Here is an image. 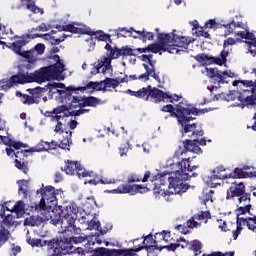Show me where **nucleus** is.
<instances>
[{
	"instance_id": "f257e3e1",
	"label": "nucleus",
	"mask_w": 256,
	"mask_h": 256,
	"mask_svg": "<svg viewBox=\"0 0 256 256\" xmlns=\"http://www.w3.org/2000/svg\"><path fill=\"white\" fill-rule=\"evenodd\" d=\"M79 209L73 205L69 204L62 211V217L59 216L55 223L61 225L63 231L60 239L51 240H41L31 237H27L26 242L31 247H48V249L53 251L50 256H63L73 253V243L74 245H79L87 241V235H81V229L75 225V217H77Z\"/></svg>"
},
{
	"instance_id": "f03ea898",
	"label": "nucleus",
	"mask_w": 256,
	"mask_h": 256,
	"mask_svg": "<svg viewBox=\"0 0 256 256\" xmlns=\"http://www.w3.org/2000/svg\"><path fill=\"white\" fill-rule=\"evenodd\" d=\"M178 170L171 172V176L167 178L169 172H164V174H160L159 179H152V183L154 182L153 191L154 194L161 195L162 197H168L170 195H181V193H186L191 187L189 184L185 183V181H189L191 177H198V173L194 172L195 169H199V166L194 165L191 166V158L182 159L181 162L177 163ZM189 173H192L190 175ZM169 182L168 189L166 190L165 185H167V181Z\"/></svg>"
},
{
	"instance_id": "7ed1b4c3",
	"label": "nucleus",
	"mask_w": 256,
	"mask_h": 256,
	"mask_svg": "<svg viewBox=\"0 0 256 256\" xmlns=\"http://www.w3.org/2000/svg\"><path fill=\"white\" fill-rule=\"evenodd\" d=\"M52 59L56 61L55 64L42 67L33 73H29V65L19 68L18 73L12 75L9 80L6 81V87L11 89L13 85H25V83H45V81H51V79H63L61 73L65 71V64L62 63L61 57L55 54Z\"/></svg>"
},
{
	"instance_id": "20e7f679",
	"label": "nucleus",
	"mask_w": 256,
	"mask_h": 256,
	"mask_svg": "<svg viewBox=\"0 0 256 256\" xmlns=\"http://www.w3.org/2000/svg\"><path fill=\"white\" fill-rule=\"evenodd\" d=\"M157 39L159 43H152L148 45V53H159V51H164L171 53L172 55H179L183 51L189 49L191 45V38L185 36H179L175 34V30L171 34L157 33Z\"/></svg>"
},
{
	"instance_id": "39448f33",
	"label": "nucleus",
	"mask_w": 256,
	"mask_h": 256,
	"mask_svg": "<svg viewBox=\"0 0 256 256\" xmlns=\"http://www.w3.org/2000/svg\"><path fill=\"white\" fill-rule=\"evenodd\" d=\"M127 93H129L131 97H137V99H143L144 101H149L150 99L154 103H161V101H165V99H170L169 103H173V101H179V96L175 95L176 98H173L163 90L157 87H152L151 85H148L146 88L143 87L138 91L128 89Z\"/></svg>"
},
{
	"instance_id": "423d86ee",
	"label": "nucleus",
	"mask_w": 256,
	"mask_h": 256,
	"mask_svg": "<svg viewBox=\"0 0 256 256\" xmlns=\"http://www.w3.org/2000/svg\"><path fill=\"white\" fill-rule=\"evenodd\" d=\"M149 177H151V172H146L143 178L132 173L128 176L127 184L118 186L116 189L111 190L110 193H114L115 195H137V193H143V191H147V186L131 183H139L140 181H142V183H147Z\"/></svg>"
},
{
	"instance_id": "0eeeda50",
	"label": "nucleus",
	"mask_w": 256,
	"mask_h": 256,
	"mask_svg": "<svg viewBox=\"0 0 256 256\" xmlns=\"http://www.w3.org/2000/svg\"><path fill=\"white\" fill-rule=\"evenodd\" d=\"M37 193H40L41 199L39 203H35L31 206V209H34L36 213H39V211L55 209V207L59 204V201L57 200L59 190L55 189V187L49 185L37 190Z\"/></svg>"
},
{
	"instance_id": "6e6552de",
	"label": "nucleus",
	"mask_w": 256,
	"mask_h": 256,
	"mask_svg": "<svg viewBox=\"0 0 256 256\" xmlns=\"http://www.w3.org/2000/svg\"><path fill=\"white\" fill-rule=\"evenodd\" d=\"M239 41V39L229 37L228 39L224 40L223 42V50L220 52L219 57L209 56L207 54H198L195 56V59L198 63H214L215 65H225L227 63V57H229V45L233 46Z\"/></svg>"
},
{
	"instance_id": "1a4fd4ad",
	"label": "nucleus",
	"mask_w": 256,
	"mask_h": 256,
	"mask_svg": "<svg viewBox=\"0 0 256 256\" xmlns=\"http://www.w3.org/2000/svg\"><path fill=\"white\" fill-rule=\"evenodd\" d=\"M245 184L243 182H232L231 186L227 190L226 199H235L237 197L239 203H251V193L246 191Z\"/></svg>"
},
{
	"instance_id": "9d476101",
	"label": "nucleus",
	"mask_w": 256,
	"mask_h": 256,
	"mask_svg": "<svg viewBox=\"0 0 256 256\" xmlns=\"http://www.w3.org/2000/svg\"><path fill=\"white\" fill-rule=\"evenodd\" d=\"M26 91L29 95L16 92V96L20 97L21 103H23V105H39V103H41V97L47 93V88L46 86L28 88Z\"/></svg>"
},
{
	"instance_id": "9b49d317",
	"label": "nucleus",
	"mask_w": 256,
	"mask_h": 256,
	"mask_svg": "<svg viewBox=\"0 0 256 256\" xmlns=\"http://www.w3.org/2000/svg\"><path fill=\"white\" fill-rule=\"evenodd\" d=\"M105 49L109 52L108 57H103L102 59L97 61L94 75H97V73H100V71L101 73H107V71L111 69V60L119 59V52H117V47H113L111 46V44L107 43Z\"/></svg>"
},
{
	"instance_id": "f8f14e48",
	"label": "nucleus",
	"mask_w": 256,
	"mask_h": 256,
	"mask_svg": "<svg viewBox=\"0 0 256 256\" xmlns=\"http://www.w3.org/2000/svg\"><path fill=\"white\" fill-rule=\"evenodd\" d=\"M183 147H179L178 155H183L185 153H195L196 155H201L203 153V149L201 147H205L207 145V139L201 138L200 140L197 139H186L182 142ZM201 145V147H199Z\"/></svg>"
},
{
	"instance_id": "ddd939ff",
	"label": "nucleus",
	"mask_w": 256,
	"mask_h": 256,
	"mask_svg": "<svg viewBox=\"0 0 256 256\" xmlns=\"http://www.w3.org/2000/svg\"><path fill=\"white\" fill-rule=\"evenodd\" d=\"M39 37H41L39 34H34L33 36L30 34H24L20 37L16 36V40L11 43L12 50L14 53H16V55L23 57V59H27V57H29V55H31L33 52L22 51L21 49H23V47H25V45H27L31 39H37Z\"/></svg>"
},
{
	"instance_id": "4468645a",
	"label": "nucleus",
	"mask_w": 256,
	"mask_h": 256,
	"mask_svg": "<svg viewBox=\"0 0 256 256\" xmlns=\"http://www.w3.org/2000/svg\"><path fill=\"white\" fill-rule=\"evenodd\" d=\"M48 99H53V95L58 93L60 97H71V94L77 91V87L69 86L65 88L63 83H52L45 86Z\"/></svg>"
},
{
	"instance_id": "2eb2a0df",
	"label": "nucleus",
	"mask_w": 256,
	"mask_h": 256,
	"mask_svg": "<svg viewBox=\"0 0 256 256\" xmlns=\"http://www.w3.org/2000/svg\"><path fill=\"white\" fill-rule=\"evenodd\" d=\"M195 117L188 118L186 121L181 122L179 125H181L180 132L182 135H187V133H191L189 137L192 139H197L198 137H203L205 135V131H203L201 128L197 129V123H191Z\"/></svg>"
},
{
	"instance_id": "dca6fc26",
	"label": "nucleus",
	"mask_w": 256,
	"mask_h": 256,
	"mask_svg": "<svg viewBox=\"0 0 256 256\" xmlns=\"http://www.w3.org/2000/svg\"><path fill=\"white\" fill-rule=\"evenodd\" d=\"M173 115L176 116L178 124H185L186 120L191 119L193 117L191 116V108H189V102L185 99L179 102L176 105V114Z\"/></svg>"
},
{
	"instance_id": "f3484780",
	"label": "nucleus",
	"mask_w": 256,
	"mask_h": 256,
	"mask_svg": "<svg viewBox=\"0 0 256 256\" xmlns=\"http://www.w3.org/2000/svg\"><path fill=\"white\" fill-rule=\"evenodd\" d=\"M238 101L245 107L256 105V86L246 87L238 95Z\"/></svg>"
},
{
	"instance_id": "a211bd4d",
	"label": "nucleus",
	"mask_w": 256,
	"mask_h": 256,
	"mask_svg": "<svg viewBox=\"0 0 256 256\" xmlns=\"http://www.w3.org/2000/svg\"><path fill=\"white\" fill-rule=\"evenodd\" d=\"M169 237H171V232L167 230H163L160 233H156L153 239V236L151 234L144 237V240L142 242V247H149L152 245H157L159 241L157 239H162V241H171L169 240Z\"/></svg>"
},
{
	"instance_id": "6ab92c4d",
	"label": "nucleus",
	"mask_w": 256,
	"mask_h": 256,
	"mask_svg": "<svg viewBox=\"0 0 256 256\" xmlns=\"http://www.w3.org/2000/svg\"><path fill=\"white\" fill-rule=\"evenodd\" d=\"M69 108L66 105H60L54 108L52 111H46L45 117H49L50 121H61V119H65V117H68Z\"/></svg>"
},
{
	"instance_id": "aec40b11",
	"label": "nucleus",
	"mask_w": 256,
	"mask_h": 256,
	"mask_svg": "<svg viewBox=\"0 0 256 256\" xmlns=\"http://www.w3.org/2000/svg\"><path fill=\"white\" fill-rule=\"evenodd\" d=\"M76 91H81V93H85V91H88V93L93 94L95 93V91H103L105 93L107 91H111V89H105V84H103V81H90L85 86L76 87Z\"/></svg>"
},
{
	"instance_id": "412c9836",
	"label": "nucleus",
	"mask_w": 256,
	"mask_h": 256,
	"mask_svg": "<svg viewBox=\"0 0 256 256\" xmlns=\"http://www.w3.org/2000/svg\"><path fill=\"white\" fill-rule=\"evenodd\" d=\"M95 256H130L127 249H107V248H97L94 250Z\"/></svg>"
},
{
	"instance_id": "4be33fe9",
	"label": "nucleus",
	"mask_w": 256,
	"mask_h": 256,
	"mask_svg": "<svg viewBox=\"0 0 256 256\" xmlns=\"http://www.w3.org/2000/svg\"><path fill=\"white\" fill-rule=\"evenodd\" d=\"M177 241H181L184 244H181L182 249H190L195 255H201V249H203V244L199 240H193L191 242L185 240L183 237H179Z\"/></svg>"
},
{
	"instance_id": "5701e85b",
	"label": "nucleus",
	"mask_w": 256,
	"mask_h": 256,
	"mask_svg": "<svg viewBox=\"0 0 256 256\" xmlns=\"http://www.w3.org/2000/svg\"><path fill=\"white\" fill-rule=\"evenodd\" d=\"M207 73L215 83H218V85L227 83V81H225V79H227V71L223 72L217 68H207Z\"/></svg>"
},
{
	"instance_id": "b1692460",
	"label": "nucleus",
	"mask_w": 256,
	"mask_h": 256,
	"mask_svg": "<svg viewBox=\"0 0 256 256\" xmlns=\"http://www.w3.org/2000/svg\"><path fill=\"white\" fill-rule=\"evenodd\" d=\"M8 157H15V161H27L29 153H34L31 148L28 150H18L15 152L13 148H5Z\"/></svg>"
},
{
	"instance_id": "393cba45",
	"label": "nucleus",
	"mask_w": 256,
	"mask_h": 256,
	"mask_svg": "<svg viewBox=\"0 0 256 256\" xmlns=\"http://www.w3.org/2000/svg\"><path fill=\"white\" fill-rule=\"evenodd\" d=\"M28 52H32L31 54H29V57H26L28 63H37V61L39 60V55H43V53H45V44L39 43L31 50H28Z\"/></svg>"
},
{
	"instance_id": "a878e982",
	"label": "nucleus",
	"mask_w": 256,
	"mask_h": 256,
	"mask_svg": "<svg viewBox=\"0 0 256 256\" xmlns=\"http://www.w3.org/2000/svg\"><path fill=\"white\" fill-rule=\"evenodd\" d=\"M64 31L68 33H74L75 35H89L93 39V30L87 26L79 28L73 24H68L64 28Z\"/></svg>"
},
{
	"instance_id": "bb28decb",
	"label": "nucleus",
	"mask_w": 256,
	"mask_h": 256,
	"mask_svg": "<svg viewBox=\"0 0 256 256\" xmlns=\"http://www.w3.org/2000/svg\"><path fill=\"white\" fill-rule=\"evenodd\" d=\"M98 105H103V101L95 96H83L81 97V103L78 104L80 109L83 107H97Z\"/></svg>"
},
{
	"instance_id": "cd10ccee",
	"label": "nucleus",
	"mask_w": 256,
	"mask_h": 256,
	"mask_svg": "<svg viewBox=\"0 0 256 256\" xmlns=\"http://www.w3.org/2000/svg\"><path fill=\"white\" fill-rule=\"evenodd\" d=\"M143 249H145L147 251L148 255H151V253H154L156 251V249H159V251H161V247H159L157 244H154L152 246L139 245L138 247L135 246L134 248L126 249V251H128V255H130V256H139V255H137V253H139V251H143Z\"/></svg>"
},
{
	"instance_id": "c85d7f7f",
	"label": "nucleus",
	"mask_w": 256,
	"mask_h": 256,
	"mask_svg": "<svg viewBox=\"0 0 256 256\" xmlns=\"http://www.w3.org/2000/svg\"><path fill=\"white\" fill-rule=\"evenodd\" d=\"M211 181L225 180L229 179V173H227V168L225 166H218L212 170V175L210 176Z\"/></svg>"
},
{
	"instance_id": "c756f323",
	"label": "nucleus",
	"mask_w": 256,
	"mask_h": 256,
	"mask_svg": "<svg viewBox=\"0 0 256 256\" xmlns=\"http://www.w3.org/2000/svg\"><path fill=\"white\" fill-rule=\"evenodd\" d=\"M125 82H127V75H125L124 78H106L103 80V85L105 89H117L120 83Z\"/></svg>"
},
{
	"instance_id": "7c9ffc66",
	"label": "nucleus",
	"mask_w": 256,
	"mask_h": 256,
	"mask_svg": "<svg viewBox=\"0 0 256 256\" xmlns=\"http://www.w3.org/2000/svg\"><path fill=\"white\" fill-rule=\"evenodd\" d=\"M78 165H79V162H77V161L67 160V161H65L64 168L61 167V171H64V173H66V175H75Z\"/></svg>"
},
{
	"instance_id": "2f4dec72",
	"label": "nucleus",
	"mask_w": 256,
	"mask_h": 256,
	"mask_svg": "<svg viewBox=\"0 0 256 256\" xmlns=\"http://www.w3.org/2000/svg\"><path fill=\"white\" fill-rule=\"evenodd\" d=\"M20 1H21L22 5L26 6V9H28V11H31L34 14L40 13V15H43V13H45L43 8H39L35 4V1H33V0H20Z\"/></svg>"
},
{
	"instance_id": "473e14b6",
	"label": "nucleus",
	"mask_w": 256,
	"mask_h": 256,
	"mask_svg": "<svg viewBox=\"0 0 256 256\" xmlns=\"http://www.w3.org/2000/svg\"><path fill=\"white\" fill-rule=\"evenodd\" d=\"M177 239L179 238H171L168 237L169 241H165L166 243H170L167 246H160V251H163V249H167V251H177V249H179V247H181V244L179 243H183L182 241H177Z\"/></svg>"
},
{
	"instance_id": "72a5a7b5",
	"label": "nucleus",
	"mask_w": 256,
	"mask_h": 256,
	"mask_svg": "<svg viewBox=\"0 0 256 256\" xmlns=\"http://www.w3.org/2000/svg\"><path fill=\"white\" fill-rule=\"evenodd\" d=\"M253 208V205H251V202H248V204H246L245 206H240L235 210L236 213V220L237 219H241V215H246V213H248V215H253L251 214V209Z\"/></svg>"
},
{
	"instance_id": "f704fd0d",
	"label": "nucleus",
	"mask_w": 256,
	"mask_h": 256,
	"mask_svg": "<svg viewBox=\"0 0 256 256\" xmlns=\"http://www.w3.org/2000/svg\"><path fill=\"white\" fill-rule=\"evenodd\" d=\"M249 174L241 168H235L233 172L228 173V179H247Z\"/></svg>"
},
{
	"instance_id": "c9c22d12",
	"label": "nucleus",
	"mask_w": 256,
	"mask_h": 256,
	"mask_svg": "<svg viewBox=\"0 0 256 256\" xmlns=\"http://www.w3.org/2000/svg\"><path fill=\"white\" fill-rule=\"evenodd\" d=\"M49 142L41 140L36 146L30 148V151L34 153H43L44 151H49Z\"/></svg>"
},
{
	"instance_id": "e433bc0d",
	"label": "nucleus",
	"mask_w": 256,
	"mask_h": 256,
	"mask_svg": "<svg viewBox=\"0 0 256 256\" xmlns=\"http://www.w3.org/2000/svg\"><path fill=\"white\" fill-rule=\"evenodd\" d=\"M14 167L18 169L19 171H22L24 175H27L29 173V161L27 160H14Z\"/></svg>"
},
{
	"instance_id": "4c0bfd02",
	"label": "nucleus",
	"mask_w": 256,
	"mask_h": 256,
	"mask_svg": "<svg viewBox=\"0 0 256 256\" xmlns=\"http://www.w3.org/2000/svg\"><path fill=\"white\" fill-rule=\"evenodd\" d=\"M133 31H135V29L133 27H130L129 29L127 27H118L117 29L114 30V33L116 34L117 38H121V37H127V35L129 37H131V33H133Z\"/></svg>"
},
{
	"instance_id": "58836bf2",
	"label": "nucleus",
	"mask_w": 256,
	"mask_h": 256,
	"mask_svg": "<svg viewBox=\"0 0 256 256\" xmlns=\"http://www.w3.org/2000/svg\"><path fill=\"white\" fill-rule=\"evenodd\" d=\"M11 237V232L5 228V226H0V247H3L5 243L9 241V238Z\"/></svg>"
},
{
	"instance_id": "ea45409f",
	"label": "nucleus",
	"mask_w": 256,
	"mask_h": 256,
	"mask_svg": "<svg viewBox=\"0 0 256 256\" xmlns=\"http://www.w3.org/2000/svg\"><path fill=\"white\" fill-rule=\"evenodd\" d=\"M133 48H129V46H122L121 48H118L116 53L118 54V59L119 57H135V53L133 52Z\"/></svg>"
},
{
	"instance_id": "a19ab883",
	"label": "nucleus",
	"mask_w": 256,
	"mask_h": 256,
	"mask_svg": "<svg viewBox=\"0 0 256 256\" xmlns=\"http://www.w3.org/2000/svg\"><path fill=\"white\" fill-rule=\"evenodd\" d=\"M92 37H94V39H98V41H104L105 43L109 41V43H112L111 36L109 34H105V32L101 30L93 31Z\"/></svg>"
},
{
	"instance_id": "79ce46f5",
	"label": "nucleus",
	"mask_w": 256,
	"mask_h": 256,
	"mask_svg": "<svg viewBox=\"0 0 256 256\" xmlns=\"http://www.w3.org/2000/svg\"><path fill=\"white\" fill-rule=\"evenodd\" d=\"M75 173L79 177V179L85 178V177H93V172H87V170H85V168H83V166L79 162H78V166L76 167Z\"/></svg>"
},
{
	"instance_id": "37998d69",
	"label": "nucleus",
	"mask_w": 256,
	"mask_h": 256,
	"mask_svg": "<svg viewBox=\"0 0 256 256\" xmlns=\"http://www.w3.org/2000/svg\"><path fill=\"white\" fill-rule=\"evenodd\" d=\"M17 185L19 186L18 193H21L22 195H24V197H27V189L29 188V181L25 179L18 180Z\"/></svg>"
},
{
	"instance_id": "c03bdc74",
	"label": "nucleus",
	"mask_w": 256,
	"mask_h": 256,
	"mask_svg": "<svg viewBox=\"0 0 256 256\" xmlns=\"http://www.w3.org/2000/svg\"><path fill=\"white\" fill-rule=\"evenodd\" d=\"M223 27L226 28L225 35H231V33H233L237 27H241V23H236L235 20H233L228 24H224Z\"/></svg>"
},
{
	"instance_id": "a18cd8bd",
	"label": "nucleus",
	"mask_w": 256,
	"mask_h": 256,
	"mask_svg": "<svg viewBox=\"0 0 256 256\" xmlns=\"http://www.w3.org/2000/svg\"><path fill=\"white\" fill-rule=\"evenodd\" d=\"M239 83L243 87H256V80L254 82H253V80H235V81H233L232 85H233V87H237V85H239Z\"/></svg>"
},
{
	"instance_id": "49530a36",
	"label": "nucleus",
	"mask_w": 256,
	"mask_h": 256,
	"mask_svg": "<svg viewBox=\"0 0 256 256\" xmlns=\"http://www.w3.org/2000/svg\"><path fill=\"white\" fill-rule=\"evenodd\" d=\"M2 222L5 225V227H7V229H11V227L15 225V216H13V214H8L4 216V219Z\"/></svg>"
},
{
	"instance_id": "de8ad7c7",
	"label": "nucleus",
	"mask_w": 256,
	"mask_h": 256,
	"mask_svg": "<svg viewBox=\"0 0 256 256\" xmlns=\"http://www.w3.org/2000/svg\"><path fill=\"white\" fill-rule=\"evenodd\" d=\"M194 217L198 221H205V223H207V219H211V212L201 211L200 213L195 214Z\"/></svg>"
},
{
	"instance_id": "09e8293b",
	"label": "nucleus",
	"mask_w": 256,
	"mask_h": 256,
	"mask_svg": "<svg viewBox=\"0 0 256 256\" xmlns=\"http://www.w3.org/2000/svg\"><path fill=\"white\" fill-rule=\"evenodd\" d=\"M71 135H73V132H69V137H67V138H64L61 142H60V144H58V147L60 148V149H68V151H69V147H70V145H71Z\"/></svg>"
},
{
	"instance_id": "8fccbe9b",
	"label": "nucleus",
	"mask_w": 256,
	"mask_h": 256,
	"mask_svg": "<svg viewBox=\"0 0 256 256\" xmlns=\"http://www.w3.org/2000/svg\"><path fill=\"white\" fill-rule=\"evenodd\" d=\"M84 113H89V109H83L80 108L79 110H73V111H68V114H66V117H79L80 115H84Z\"/></svg>"
},
{
	"instance_id": "3c124183",
	"label": "nucleus",
	"mask_w": 256,
	"mask_h": 256,
	"mask_svg": "<svg viewBox=\"0 0 256 256\" xmlns=\"http://www.w3.org/2000/svg\"><path fill=\"white\" fill-rule=\"evenodd\" d=\"M161 111H163V113H170V117H177V116H175V115H177V112H175L176 108L173 107L171 104L164 105L161 108Z\"/></svg>"
},
{
	"instance_id": "603ef678",
	"label": "nucleus",
	"mask_w": 256,
	"mask_h": 256,
	"mask_svg": "<svg viewBox=\"0 0 256 256\" xmlns=\"http://www.w3.org/2000/svg\"><path fill=\"white\" fill-rule=\"evenodd\" d=\"M246 40L251 41V42H246L248 43L249 48L251 49V47H256V38H255V34H253V32H246Z\"/></svg>"
},
{
	"instance_id": "864d4df0",
	"label": "nucleus",
	"mask_w": 256,
	"mask_h": 256,
	"mask_svg": "<svg viewBox=\"0 0 256 256\" xmlns=\"http://www.w3.org/2000/svg\"><path fill=\"white\" fill-rule=\"evenodd\" d=\"M15 149L16 151H20L19 149L27 147V144H23V142L12 140L10 147H6V149Z\"/></svg>"
},
{
	"instance_id": "5fc2aeb1",
	"label": "nucleus",
	"mask_w": 256,
	"mask_h": 256,
	"mask_svg": "<svg viewBox=\"0 0 256 256\" xmlns=\"http://www.w3.org/2000/svg\"><path fill=\"white\" fill-rule=\"evenodd\" d=\"M12 211H14V213H23L25 211V203H23V201L16 202Z\"/></svg>"
},
{
	"instance_id": "6e6d98bb",
	"label": "nucleus",
	"mask_w": 256,
	"mask_h": 256,
	"mask_svg": "<svg viewBox=\"0 0 256 256\" xmlns=\"http://www.w3.org/2000/svg\"><path fill=\"white\" fill-rule=\"evenodd\" d=\"M88 229L90 231H93V229H97V231H99V229H101V222L100 221H95V219H91L88 222Z\"/></svg>"
},
{
	"instance_id": "4d7b16f0",
	"label": "nucleus",
	"mask_w": 256,
	"mask_h": 256,
	"mask_svg": "<svg viewBox=\"0 0 256 256\" xmlns=\"http://www.w3.org/2000/svg\"><path fill=\"white\" fill-rule=\"evenodd\" d=\"M99 183L101 185H113L117 183V180L115 178L101 177L99 178Z\"/></svg>"
},
{
	"instance_id": "13d9d810",
	"label": "nucleus",
	"mask_w": 256,
	"mask_h": 256,
	"mask_svg": "<svg viewBox=\"0 0 256 256\" xmlns=\"http://www.w3.org/2000/svg\"><path fill=\"white\" fill-rule=\"evenodd\" d=\"M205 113H209V109H197L196 107L190 108V115H205Z\"/></svg>"
},
{
	"instance_id": "bf43d9fd",
	"label": "nucleus",
	"mask_w": 256,
	"mask_h": 256,
	"mask_svg": "<svg viewBox=\"0 0 256 256\" xmlns=\"http://www.w3.org/2000/svg\"><path fill=\"white\" fill-rule=\"evenodd\" d=\"M195 216H192L190 219L187 220L186 225L189 229H195V227H199V222L195 221Z\"/></svg>"
},
{
	"instance_id": "052dcab7",
	"label": "nucleus",
	"mask_w": 256,
	"mask_h": 256,
	"mask_svg": "<svg viewBox=\"0 0 256 256\" xmlns=\"http://www.w3.org/2000/svg\"><path fill=\"white\" fill-rule=\"evenodd\" d=\"M73 93H77V91L72 92L70 94V96H66V97H64V99H66L68 101H71V103H78V104L81 103V97L82 96H73Z\"/></svg>"
},
{
	"instance_id": "680f3d73",
	"label": "nucleus",
	"mask_w": 256,
	"mask_h": 256,
	"mask_svg": "<svg viewBox=\"0 0 256 256\" xmlns=\"http://www.w3.org/2000/svg\"><path fill=\"white\" fill-rule=\"evenodd\" d=\"M146 74L148 77H153L155 81H160L161 78L159 77V74L155 73V68H148V71H146Z\"/></svg>"
},
{
	"instance_id": "e2e57ef3",
	"label": "nucleus",
	"mask_w": 256,
	"mask_h": 256,
	"mask_svg": "<svg viewBox=\"0 0 256 256\" xmlns=\"http://www.w3.org/2000/svg\"><path fill=\"white\" fill-rule=\"evenodd\" d=\"M154 39L155 35L153 34V32H147L144 30L142 41H153Z\"/></svg>"
},
{
	"instance_id": "0e129e2a",
	"label": "nucleus",
	"mask_w": 256,
	"mask_h": 256,
	"mask_svg": "<svg viewBox=\"0 0 256 256\" xmlns=\"http://www.w3.org/2000/svg\"><path fill=\"white\" fill-rule=\"evenodd\" d=\"M57 122L54 132L59 133L60 135H63V122L61 120H55Z\"/></svg>"
},
{
	"instance_id": "69168bd1",
	"label": "nucleus",
	"mask_w": 256,
	"mask_h": 256,
	"mask_svg": "<svg viewBox=\"0 0 256 256\" xmlns=\"http://www.w3.org/2000/svg\"><path fill=\"white\" fill-rule=\"evenodd\" d=\"M33 31H49V26H47L45 23H41L38 27L32 28L31 33H33Z\"/></svg>"
},
{
	"instance_id": "338daca9",
	"label": "nucleus",
	"mask_w": 256,
	"mask_h": 256,
	"mask_svg": "<svg viewBox=\"0 0 256 256\" xmlns=\"http://www.w3.org/2000/svg\"><path fill=\"white\" fill-rule=\"evenodd\" d=\"M208 256H235V252H212L211 254H207Z\"/></svg>"
},
{
	"instance_id": "774afa93",
	"label": "nucleus",
	"mask_w": 256,
	"mask_h": 256,
	"mask_svg": "<svg viewBox=\"0 0 256 256\" xmlns=\"http://www.w3.org/2000/svg\"><path fill=\"white\" fill-rule=\"evenodd\" d=\"M177 231H179L180 233H182V235H187L189 233V229L186 226L183 225H177L176 226Z\"/></svg>"
}]
</instances>
